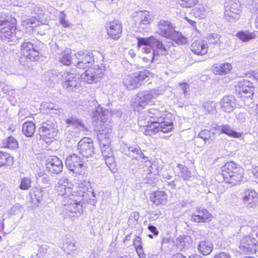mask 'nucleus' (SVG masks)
Returning a JSON list of instances; mask_svg holds the SVG:
<instances>
[{
    "label": "nucleus",
    "instance_id": "nucleus-1",
    "mask_svg": "<svg viewBox=\"0 0 258 258\" xmlns=\"http://www.w3.org/2000/svg\"><path fill=\"white\" fill-rule=\"evenodd\" d=\"M137 40L139 49L148 55L147 57H144L147 61L153 62L156 57L168 54L170 44H172L170 42H164L154 36L139 37Z\"/></svg>",
    "mask_w": 258,
    "mask_h": 258
},
{
    "label": "nucleus",
    "instance_id": "nucleus-2",
    "mask_svg": "<svg viewBox=\"0 0 258 258\" xmlns=\"http://www.w3.org/2000/svg\"><path fill=\"white\" fill-rule=\"evenodd\" d=\"M16 19L9 15L0 14V39L4 41L15 42L19 39L16 32Z\"/></svg>",
    "mask_w": 258,
    "mask_h": 258
},
{
    "label": "nucleus",
    "instance_id": "nucleus-3",
    "mask_svg": "<svg viewBox=\"0 0 258 258\" xmlns=\"http://www.w3.org/2000/svg\"><path fill=\"white\" fill-rule=\"evenodd\" d=\"M244 174L243 169L234 162H228L222 168V176L224 180L232 186L236 185L242 180Z\"/></svg>",
    "mask_w": 258,
    "mask_h": 258
},
{
    "label": "nucleus",
    "instance_id": "nucleus-4",
    "mask_svg": "<svg viewBox=\"0 0 258 258\" xmlns=\"http://www.w3.org/2000/svg\"><path fill=\"white\" fill-rule=\"evenodd\" d=\"M158 26V32L160 35L171 39L177 44L184 45L187 43V38L180 32L175 31L170 21L160 20Z\"/></svg>",
    "mask_w": 258,
    "mask_h": 258
},
{
    "label": "nucleus",
    "instance_id": "nucleus-5",
    "mask_svg": "<svg viewBox=\"0 0 258 258\" xmlns=\"http://www.w3.org/2000/svg\"><path fill=\"white\" fill-rule=\"evenodd\" d=\"M160 93L158 90L152 89L140 92L131 102L132 108L135 111L140 112L145 108L146 105L157 98Z\"/></svg>",
    "mask_w": 258,
    "mask_h": 258
},
{
    "label": "nucleus",
    "instance_id": "nucleus-6",
    "mask_svg": "<svg viewBox=\"0 0 258 258\" xmlns=\"http://www.w3.org/2000/svg\"><path fill=\"white\" fill-rule=\"evenodd\" d=\"M38 132L42 140L45 141L47 144L50 143L58 133L57 123L53 120L43 122Z\"/></svg>",
    "mask_w": 258,
    "mask_h": 258
},
{
    "label": "nucleus",
    "instance_id": "nucleus-7",
    "mask_svg": "<svg viewBox=\"0 0 258 258\" xmlns=\"http://www.w3.org/2000/svg\"><path fill=\"white\" fill-rule=\"evenodd\" d=\"M149 75L147 71L144 70L127 75L124 78L123 84L128 90H134L139 88L142 85V82L149 77Z\"/></svg>",
    "mask_w": 258,
    "mask_h": 258
},
{
    "label": "nucleus",
    "instance_id": "nucleus-8",
    "mask_svg": "<svg viewBox=\"0 0 258 258\" xmlns=\"http://www.w3.org/2000/svg\"><path fill=\"white\" fill-rule=\"evenodd\" d=\"M64 203L63 211L68 216L74 217L78 213H82V204L80 200L75 199L72 196L71 198H65Z\"/></svg>",
    "mask_w": 258,
    "mask_h": 258
},
{
    "label": "nucleus",
    "instance_id": "nucleus-9",
    "mask_svg": "<svg viewBox=\"0 0 258 258\" xmlns=\"http://www.w3.org/2000/svg\"><path fill=\"white\" fill-rule=\"evenodd\" d=\"M21 53L31 61H36L39 58L40 49L36 45L25 40L21 45Z\"/></svg>",
    "mask_w": 258,
    "mask_h": 258
},
{
    "label": "nucleus",
    "instance_id": "nucleus-10",
    "mask_svg": "<svg viewBox=\"0 0 258 258\" xmlns=\"http://www.w3.org/2000/svg\"><path fill=\"white\" fill-rule=\"evenodd\" d=\"M74 64L79 69H85L92 66L94 62L92 54L87 51H78L74 54Z\"/></svg>",
    "mask_w": 258,
    "mask_h": 258
},
{
    "label": "nucleus",
    "instance_id": "nucleus-11",
    "mask_svg": "<svg viewBox=\"0 0 258 258\" xmlns=\"http://www.w3.org/2000/svg\"><path fill=\"white\" fill-rule=\"evenodd\" d=\"M235 91L238 97L242 99L251 98L254 94L253 84L246 79L241 80L235 85Z\"/></svg>",
    "mask_w": 258,
    "mask_h": 258
},
{
    "label": "nucleus",
    "instance_id": "nucleus-12",
    "mask_svg": "<svg viewBox=\"0 0 258 258\" xmlns=\"http://www.w3.org/2000/svg\"><path fill=\"white\" fill-rule=\"evenodd\" d=\"M66 165L69 170L77 174L84 173L86 167L81 160L80 157L75 154L70 155L67 158Z\"/></svg>",
    "mask_w": 258,
    "mask_h": 258
},
{
    "label": "nucleus",
    "instance_id": "nucleus-13",
    "mask_svg": "<svg viewBox=\"0 0 258 258\" xmlns=\"http://www.w3.org/2000/svg\"><path fill=\"white\" fill-rule=\"evenodd\" d=\"M224 18L229 22H233L239 19L241 13L240 3L230 1L226 2L224 5Z\"/></svg>",
    "mask_w": 258,
    "mask_h": 258
},
{
    "label": "nucleus",
    "instance_id": "nucleus-14",
    "mask_svg": "<svg viewBox=\"0 0 258 258\" xmlns=\"http://www.w3.org/2000/svg\"><path fill=\"white\" fill-rule=\"evenodd\" d=\"M77 149L83 157L90 159V160H92L91 158L95 155L93 142L88 138H84L79 142Z\"/></svg>",
    "mask_w": 258,
    "mask_h": 258
},
{
    "label": "nucleus",
    "instance_id": "nucleus-15",
    "mask_svg": "<svg viewBox=\"0 0 258 258\" xmlns=\"http://www.w3.org/2000/svg\"><path fill=\"white\" fill-rule=\"evenodd\" d=\"M243 204L248 208H254L258 205V195L251 188L245 189L242 196Z\"/></svg>",
    "mask_w": 258,
    "mask_h": 258
},
{
    "label": "nucleus",
    "instance_id": "nucleus-16",
    "mask_svg": "<svg viewBox=\"0 0 258 258\" xmlns=\"http://www.w3.org/2000/svg\"><path fill=\"white\" fill-rule=\"evenodd\" d=\"M239 248L241 252H255L258 248V244L255 238H252L250 236H245L241 240Z\"/></svg>",
    "mask_w": 258,
    "mask_h": 258
},
{
    "label": "nucleus",
    "instance_id": "nucleus-17",
    "mask_svg": "<svg viewBox=\"0 0 258 258\" xmlns=\"http://www.w3.org/2000/svg\"><path fill=\"white\" fill-rule=\"evenodd\" d=\"M103 74L99 69L91 68L87 70L80 77L82 80L88 84L97 82L102 78Z\"/></svg>",
    "mask_w": 258,
    "mask_h": 258
},
{
    "label": "nucleus",
    "instance_id": "nucleus-18",
    "mask_svg": "<svg viewBox=\"0 0 258 258\" xmlns=\"http://www.w3.org/2000/svg\"><path fill=\"white\" fill-rule=\"evenodd\" d=\"M46 168L49 173L58 174L62 171V162L56 156L51 157L46 161Z\"/></svg>",
    "mask_w": 258,
    "mask_h": 258
},
{
    "label": "nucleus",
    "instance_id": "nucleus-19",
    "mask_svg": "<svg viewBox=\"0 0 258 258\" xmlns=\"http://www.w3.org/2000/svg\"><path fill=\"white\" fill-rule=\"evenodd\" d=\"M152 21V15L149 11H139L134 13L133 21L136 26L144 28V26L150 23Z\"/></svg>",
    "mask_w": 258,
    "mask_h": 258
},
{
    "label": "nucleus",
    "instance_id": "nucleus-20",
    "mask_svg": "<svg viewBox=\"0 0 258 258\" xmlns=\"http://www.w3.org/2000/svg\"><path fill=\"white\" fill-rule=\"evenodd\" d=\"M107 33L112 39L117 40L121 36L122 25L118 20H114L107 25Z\"/></svg>",
    "mask_w": 258,
    "mask_h": 258
},
{
    "label": "nucleus",
    "instance_id": "nucleus-21",
    "mask_svg": "<svg viewBox=\"0 0 258 258\" xmlns=\"http://www.w3.org/2000/svg\"><path fill=\"white\" fill-rule=\"evenodd\" d=\"M160 112L157 111L156 113L152 112V109L146 112H143L140 114L138 118V124L140 126L145 127L148 125L150 122H154L155 121V118L156 116H158Z\"/></svg>",
    "mask_w": 258,
    "mask_h": 258
},
{
    "label": "nucleus",
    "instance_id": "nucleus-22",
    "mask_svg": "<svg viewBox=\"0 0 258 258\" xmlns=\"http://www.w3.org/2000/svg\"><path fill=\"white\" fill-rule=\"evenodd\" d=\"M211 214L205 208H198L192 214L191 220L196 223L207 222L210 220Z\"/></svg>",
    "mask_w": 258,
    "mask_h": 258
},
{
    "label": "nucleus",
    "instance_id": "nucleus-23",
    "mask_svg": "<svg viewBox=\"0 0 258 258\" xmlns=\"http://www.w3.org/2000/svg\"><path fill=\"white\" fill-rule=\"evenodd\" d=\"M55 189L58 194L62 196L72 193V189L69 186L68 179L66 177H62L58 180L55 186Z\"/></svg>",
    "mask_w": 258,
    "mask_h": 258
},
{
    "label": "nucleus",
    "instance_id": "nucleus-24",
    "mask_svg": "<svg viewBox=\"0 0 258 258\" xmlns=\"http://www.w3.org/2000/svg\"><path fill=\"white\" fill-rule=\"evenodd\" d=\"M235 101L233 96H224L220 101L221 108L225 112H232L235 107Z\"/></svg>",
    "mask_w": 258,
    "mask_h": 258
},
{
    "label": "nucleus",
    "instance_id": "nucleus-25",
    "mask_svg": "<svg viewBox=\"0 0 258 258\" xmlns=\"http://www.w3.org/2000/svg\"><path fill=\"white\" fill-rule=\"evenodd\" d=\"M65 121L68 124V127L72 126L75 129H77L78 132H84L87 130L84 122L75 116H71L67 118Z\"/></svg>",
    "mask_w": 258,
    "mask_h": 258
},
{
    "label": "nucleus",
    "instance_id": "nucleus-26",
    "mask_svg": "<svg viewBox=\"0 0 258 258\" xmlns=\"http://www.w3.org/2000/svg\"><path fill=\"white\" fill-rule=\"evenodd\" d=\"M190 49L198 55H204L208 51L205 42L201 39L195 40L191 45Z\"/></svg>",
    "mask_w": 258,
    "mask_h": 258
},
{
    "label": "nucleus",
    "instance_id": "nucleus-27",
    "mask_svg": "<svg viewBox=\"0 0 258 258\" xmlns=\"http://www.w3.org/2000/svg\"><path fill=\"white\" fill-rule=\"evenodd\" d=\"M155 118V121L154 122H150L148 125L146 126V128L145 130V134L146 135L151 136L159 132V121L161 119V116L159 114L156 116Z\"/></svg>",
    "mask_w": 258,
    "mask_h": 258
},
{
    "label": "nucleus",
    "instance_id": "nucleus-28",
    "mask_svg": "<svg viewBox=\"0 0 258 258\" xmlns=\"http://www.w3.org/2000/svg\"><path fill=\"white\" fill-rule=\"evenodd\" d=\"M150 199L156 205H159L165 203L167 195L163 191H157L150 196Z\"/></svg>",
    "mask_w": 258,
    "mask_h": 258
},
{
    "label": "nucleus",
    "instance_id": "nucleus-29",
    "mask_svg": "<svg viewBox=\"0 0 258 258\" xmlns=\"http://www.w3.org/2000/svg\"><path fill=\"white\" fill-rule=\"evenodd\" d=\"M215 46L220 49H224L228 48L231 45V42L230 39L225 35H218V38Z\"/></svg>",
    "mask_w": 258,
    "mask_h": 258
},
{
    "label": "nucleus",
    "instance_id": "nucleus-30",
    "mask_svg": "<svg viewBox=\"0 0 258 258\" xmlns=\"http://www.w3.org/2000/svg\"><path fill=\"white\" fill-rule=\"evenodd\" d=\"M198 249L203 255L209 254L213 250V245L210 241H202L198 244Z\"/></svg>",
    "mask_w": 258,
    "mask_h": 258
},
{
    "label": "nucleus",
    "instance_id": "nucleus-31",
    "mask_svg": "<svg viewBox=\"0 0 258 258\" xmlns=\"http://www.w3.org/2000/svg\"><path fill=\"white\" fill-rule=\"evenodd\" d=\"M14 163L13 158L7 152L0 151V167L11 166Z\"/></svg>",
    "mask_w": 258,
    "mask_h": 258
},
{
    "label": "nucleus",
    "instance_id": "nucleus-32",
    "mask_svg": "<svg viewBox=\"0 0 258 258\" xmlns=\"http://www.w3.org/2000/svg\"><path fill=\"white\" fill-rule=\"evenodd\" d=\"M231 69L232 66L229 63H218L216 64L214 72L217 75H222L228 73Z\"/></svg>",
    "mask_w": 258,
    "mask_h": 258
},
{
    "label": "nucleus",
    "instance_id": "nucleus-33",
    "mask_svg": "<svg viewBox=\"0 0 258 258\" xmlns=\"http://www.w3.org/2000/svg\"><path fill=\"white\" fill-rule=\"evenodd\" d=\"M129 154L131 153H133L132 155L133 158H135L137 160H140L141 159H146L147 157L144 155L141 151L140 148L139 146H130L128 148Z\"/></svg>",
    "mask_w": 258,
    "mask_h": 258
},
{
    "label": "nucleus",
    "instance_id": "nucleus-34",
    "mask_svg": "<svg viewBox=\"0 0 258 258\" xmlns=\"http://www.w3.org/2000/svg\"><path fill=\"white\" fill-rule=\"evenodd\" d=\"M209 10V8L207 6L204 5H199L194 10H193L192 13L196 18L199 19L204 18Z\"/></svg>",
    "mask_w": 258,
    "mask_h": 258
},
{
    "label": "nucleus",
    "instance_id": "nucleus-35",
    "mask_svg": "<svg viewBox=\"0 0 258 258\" xmlns=\"http://www.w3.org/2000/svg\"><path fill=\"white\" fill-rule=\"evenodd\" d=\"M35 131V125L32 122H25L22 127L23 134L27 137H31Z\"/></svg>",
    "mask_w": 258,
    "mask_h": 258
},
{
    "label": "nucleus",
    "instance_id": "nucleus-36",
    "mask_svg": "<svg viewBox=\"0 0 258 258\" xmlns=\"http://www.w3.org/2000/svg\"><path fill=\"white\" fill-rule=\"evenodd\" d=\"M80 79H74L72 81L68 82L65 81V83H62L63 88L68 91H76L77 88L79 87L80 85Z\"/></svg>",
    "mask_w": 258,
    "mask_h": 258
},
{
    "label": "nucleus",
    "instance_id": "nucleus-37",
    "mask_svg": "<svg viewBox=\"0 0 258 258\" xmlns=\"http://www.w3.org/2000/svg\"><path fill=\"white\" fill-rule=\"evenodd\" d=\"M221 133L232 138H238L241 136V134L234 131L229 125H222Z\"/></svg>",
    "mask_w": 258,
    "mask_h": 258
},
{
    "label": "nucleus",
    "instance_id": "nucleus-38",
    "mask_svg": "<svg viewBox=\"0 0 258 258\" xmlns=\"http://www.w3.org/2000/svg\"><path fill=\"white\" fill-rule=\"evenodd\" d=\"M108 112V110L106 109L103 110L102 107L98 105L96 108V110L93 112L92 117L94 120H103V118L102 117L106 116Z\"/></svg>",
    "mask_w": 258,
    "mask_h": 258
},
{
    "label": "nucleus",
    "instance_id": "nucleus-39",
    "mask_svg": "<svg viewBox=\"0 0 258 258\" xmlns=\"http://www.w3.org/2000/svg\"><path fill=\"white\" fill-rule=\"evenodd\" d=\"M37 177V181L42 188H46L50 185L49 176L46 174L40 173Z\"/></svg>",
    "mask_w": 258,
    "mask_h": 258
},
{
    "label": "nucleus",
    "instance_id": "nucleus-40",
    "mask_svg": "<svg viewBox=\"0 0 258 258\" xmlns=\"http://www.w3.org/2000/svg\"><path fill=\"white\" fill-rule=\"evenodd\" d=\"M177 167L179 170L177 172L178 176L185 180H188L191 176V172L189 171L188 168L181 164H178Z\"/></svg>",
    "mask_w": 258,
    "mask_h": 258
},
{
    "label": "nucleus",
    "instance_id": "nucleus-41",
    "mask_svg": "<svg viewBox=\"0 0 258 258\" xmlns=\"http://www.w3.org/2000/svg\"><path fill=\"white\" fill-rule=\"evenodd\" d=\"M23 208L19 204H16L13 205L9 210L8 213L10 215L20 216V218L23 217Z\"/></svg>",
    "mask_w": 258,
    "mask_h": 258
},
{
    "label": "nucleus",
    "instance_id": "nucleus-42",
    "mask_svg": "<svg viewBox=\"0 0 258 258\" xmlns=\"http://www.w3.org/2000/svg\"><path fill=\"white\" fill-rule=\"evenodd\" d=\"M53 248V244L52 243L41 245L39 247L37 256L39 258H42L45 254L49 253V249H52Z\"/></svg>",
    "mask_w": 258,
    "mask_h": 258
},
{
    "label": "nucleus",
    "instance_id": "nucleus-43",
    "mask_svg": "<svg viewBox=\"0 0 258 258\" xmlns=\"http://www.w3.org/2000/svg\"><path fill=\"white\" fill-rule=\"evenodd\" d=\"M236 36L242 41H248L255 38V34L254 33L244 31L239 32L236 34Z\"/></svg>",
    "mask_w": 258,
    "mask_h": 258
},
{
    "label": "nucleus",
    "instance_id": "nucleus-44",
    "mask_svg": "<svg viewBox=\"0 0 258 258\" xmlns=\"http://www.w3.org/2000/svg\"><path fill=\"white\" fill-rule=\"evenodd\" d=\"M161 120H162V119ZM159 132L161 131L163 133H168L171 131L173 128V123L160 120L159 121Z\"/></svg>",
    "mask_w": 258,
    "mask_h": 258
},
{
    "label": "nucleus",
    "instance_id": "nucleus-45",
    "mask_svg": "<svg viewBox=\"0 0 258 258\" xmlns=\"http://www.w3.org/2000/svg\"><path fill=\"white\" fill-rule=\"evenodd\" d=\"M86 185V190H87V192H89L91 195V197L89 198L88 200H87L86 201L88 203V204L93 206H95L97 203V200L96 199L95 194L94 192L93 189L92 188L89 182H88Z\"/></svg>",
    "mask_w": 258,
    "mask_h": 258
},
{
    "label": "nucleus",
    "instance_id": "nucleus-46",
    "mask_svg": "<svg viewBox=\"0 0 258 258\" xmlns=\"http://www.w3.org/2000/svg\"><path fill=\"white\" fill-rule=\"evenodd\" d=\"M74 59H75L74 55H72L71 54L65 53L62 54L59 61L64 65L69 66L72 63H74Z\"/></svg>",
    "mask_w": 258,
    "mask_h": 258
},
{
    "label": "nucleus",
    "instance_id": "nucleus-47",
    "mask_svg": "<svg viewBox=\"0 0 258 258\" xmlns=\"http://www.w3.org/2000/svg\"><path fill=\"white\" fill-rule=\"evenodd\" d=\"M31 178L28 177H24L21 180L19 187L22 190H28L31 187Z\"/></svg>",
    "mask_w": 258,
    "mask_h": 258
},
{
    "label": "nucleus",
    "instance_id": "nucleus-48",
    "mask_svg": "<svg viewBox=\"0 0 258 258\" xmlns=\"http://www.w3.org/2000/svg\"><path fill=\"white\" fill-rule=\"evenodd\" d=\"M80 79V76L75 73L65 72L62 75V83H65V81L68 82L73 80V79Z\"/></svg>",
    "mask_w": 258,
    "mask_h": 258
},
{
    "label": "nucleus",
    "instance_id": "nucleus-49",
    "mask_svg": "<svg viewBox=\"0 0 258 258\" xmlns=\"http://www.w3.org/2000/svg\"><path fill=\"white\" fill-rule=\"evenodd\" d=\"M4 147L11 149H15L18 147V144L14 137H9L6 139Z\"/></svg>",
    "mask_w": 258,
    "mask_h": 258
},
{
    "label": "nucleus",
    "instance_id": "nucleus-50",
    "mask_svg": "<svg viewBox=\"0 0 258 258\" xmlns=\"http://www.w3.org/2000/svg\"><path fill=\"white\" fill-rule=\"evenodd\" d=\"M101 149L104 159L113 156L112 150L108 146L104 144L101 145Z\"/></svg>",
    "mask_w": 258,
    "mask_h": 258
},
{
    "label": "nucleus",
    "instance_id": "nucleus-51",
    "mask_svg": "<svg viewBox=\"0 0 258 258\" xmlns=\"http://www.w3.org/2000/svg\"><path fill=\"white\" fill-rule=\"evenodd\" d=\"M187 237L185 236H179L176 241V244L178 249L180 250L187 246V242L185 241Z\"/></svg>",
    "mask_w": 258,
    "mask_h": 258
},
{
    "label": "nucleus",
    "instance_id": "nucleus-52",
    "mask_svg": "<svg viewBox=\"0 0 258 258\" xmlns=\"http://www.w3.org/2000/svg\"><path fill=\"white\" fill-rule=\"evenodd\" d=\"M178 2L182 7L191 8L196 5L198 0H178Z\"/></svg>",
    "mask_w": 258,
    "mask_h": 258
},
{
    "label": "nucleus",
    "instance_id": "nucleus-53",
    "mask_svg": "<svg viewBox=\"0 0 258 258\" xmlns=\"http://www.w3.org/2000/svg\"><path fill=\"white\" fill-rule=\"evenodd\" d=\"M204 108L206 112L213 114L216 112V103L214 102H210L204 105Z\"/></svg>",
    "mask_w": 258,
    "mask_h": 258
},
{
    "label": "nucleus",
    "instance_id": "nucleus-54",
    "mask_svg": "<svg viewBox=\"0 0 258 258\" xmlns=\"http://www.w3.org/2000/svg\"><path fill=\"white\" fill-rule=\"evenodd\" d=\"M139 218V214L137 212H133L130 215L128 219V225H132L134 222H137Z\"/></svg>",
    "mask_w": 258,
    "mask_h": 258
},
{
    "label": "nucleus",
    "instance_id": "nucleus-55",
    "mask_svg": "<svg viewBox=\"0 0 258 258\" xmlns=\"http://www.w3.org/2000/svg\"><path fill=\"white\" fill-rule=\"evenodd\" d=\"M66 248L70 251L75 250L77 248L76 241L75 240H68L66 242Z\"/></svg>",
    "mask_w": 258,
    "mask_h": 258
},
{
    "label": "nucleus",
    "instance_id": "nucleus-56",
    "mask_svg": "<svg viewBox=\"0 0 258 258\" xmlns=\"http://www.w3.org/2000/svg\"><path fill=\"white\" fill-rule=\"evenodd\" d=\"M198 136L206 141L211 138V132L209 130H204L199 133Z\"/></svg>",
    "mask_w": 258,
    "mask_h": 258
},
{
    "label": "nucleus",
    "instance_id": "nucleus-57",
    "mask_svg": "<svg viewBox=\"0 0 258 258\" xmlns=\"http://www.w3.org/2000/svg\"><path fill=\"white\" fill-rule=\"evenodd\" d=\"M218 34L213 33L208 36L207 39L209 44H212L215 45V43H217L216 41L218 38Z\"/></svg>",
    "mask_w": 258,
    "mask_h": 258
},
{
    "label": "nucleus",
    "instance_id": "nucleus-58",
    "mask_svg": "<svg viewBox=\"0 0 258 258\" xmlns=\"http://www.w3.org/2000/svg\"><path fill=\"white\" fill-rule=\"evenodd\" d=\"M105 161V163L109 168L111 169L114 165V158L113 156L107 157L104 159Z\"/></svg>",
    "mask_w": 258,
    "mask_h": 258
},
{
    "label": "nucleus",
    "instance_id": "nucleus-59",
    "mask_svg": "<svg viewBox=\"0 0 258 258\" xmlns=\"http://www.w3.org/2000/svg\"><path fill=\"white\" fill-rule=\"evenodd\" d=\"M133 245L135 246V248L142 247V238L139 236H136V237L133 240Z\"/></svg>",
    "mask_w": 258,
    "mask_h": 258
},
{
    "label": "nucleus",
    "instance_id": "nucleus-60",
    "mask_svg": "<svg viewBox=\"0 0 258 258\" xmlns=\"http://www.w3.org/2000/svg\"><path fill=\"white\" fill-rule=\"evenodd\" d=\"M44 107L49 110H54L56 111H58L59 109V107L57 105L51 103H46L44 105Z\"/></svg>",
    "mask_w": 258,
    "mask_h": 258
},
{
    "label": "nucleus",
    "instance_id": "nucleus-61",
    "mask_svg": "<svg viewBox=\"0 0 258 258\" xmlns=\"http://www.w3.org/2000/svg\"><path fill=\"white\" fill-rule=\"evenodd\" d=\"M179 85L180 86V88H181L184 95H186L187 92H188V91L189 90V85L185 83H180Z\"/></svg>",
    "mask_w": 258,
    "mask_h": 258
},
{
    "label": "nucleus",
    "instance_id": "nucleus-62",
    "mask_svg": "<svg viewBox=\"0 0 258 258\" xmlns=\"http://www.w3.org/2000/svg\"><path fill=\"white\" fill-rule=\"evenodd\" d=\"M60 23L64 27H69L70 23L68 21L66 20L65 15L60 17Z\"/></svg>",
    "mask_w": 258,
    "mask_h": 258
},
{
    "label": "nucleus",
    "instance_id": "nucleus-63",
    "mask_svg": "<svg viewBox=\"0 0 258 258\" xmlns=\"http://www.w3.org/2000/svg\"><path fill=\"white\" fill-rule=\"evenodd\" d=\"M214 258H231V256L228 253L220 252L216 254Z\"/></svg>",
    "mask_w": 258,
    "mask_h": 258
},
{
    "label": "nucleus",
    "instance_id": "nucleus-64",
    "mask_svg": "<svg viewBox=\"0 0 258 258\" xmlns=\"http://www.w3.org/2000/svg\"><path fill=\"white\" fill-rule=\"evenodd\" d=\"M148 229L152 232L155 236H157L159 234V232L157 228L153 225H149L148 227Z\"/></svg>",
    "mask_w": 258,
    "mask_h": 258
}]
</instances>
